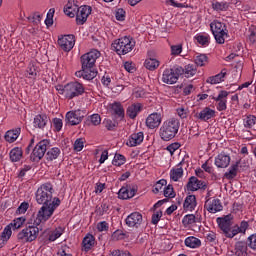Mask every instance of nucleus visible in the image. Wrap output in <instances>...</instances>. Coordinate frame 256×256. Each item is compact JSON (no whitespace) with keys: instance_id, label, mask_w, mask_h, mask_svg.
Instances as JSON below:
<instances>
[{"instance_id":"f257e3e1","label":"nucleus","mask_w":256,"mask_h":256,"mask_svg":"<svg viewBox=\"0 0 256 256\" xmlns=\"http://www.w3.org/2000/svg\"><path fill=\"white\" fill-rule=\"evenodd\" d=\"M35 199L36 203L42 207L37 212L34 225L47 223V220L53 217L57 207L61 205L59 197L53 198V184L51 182L42 184L35 193Z\"/></svg>"},{"instance_id":"dca6fc26","label":"nucleus","mask_w":256,"mask_h":256,"mask_svg":"<svg viewBox=\"0 0 256 256\" xmlns=\"http://www.w3.org/2000/svg\"><path fill=\"white\" fill-rule=\"evenodd\" d=\"M227 97H229V92L226 90H221L217 97H212L214 101L218 102L217 111H227Z\"/></svg>"},{"instance_id":"de8ad7c7","label":"nucleus","mask_w":256,"mask_h":256,"mask_svg":"<svg viewBox=\"0 0 256 256\" xmlns=\"http://www.w3.org/2000/svg\"><path fill=\"white\" fill-rule=\"evenodd\" d=\"M107 211H109V204H107V202H102L100 206L96 207L95 213L99 217H103Z\"/></svg>"},{"instance_id":"f8f14e48","label":"nucleus","mask_w":256,"mask_h":256,"mask_svg":"<svg viewBox=\"0 0 256 256\" xmlns=\"http://www.w3.org/2000/svg\"><path fill=\"white\" fill-rule=\"evenodd\" d=\"M139 187L135 184H126L118 192V199H133L134 195H137Z\"/></svg>"},{"instance_id":"c9c22d12","label":"nucleus","mask_w":256,"mask_h":256,"mask_svg":"<svg viewBox=\"0 0 256 256\" xmlns=\"http://www.w3.org/2000/svg\"><path fill=\"white\" fill-rule=\"evenodd\" d=\"M194 223H201L199 220V215L187 214L182 219V224L184 227H191Z\"/></svg>"},{"instance_id":"4c0bfd02","label":"nucleus","mask_w":256,"mask_h":256,"mask_svg":"<svg viewBox=\"0 0 256 256\" xmlns=\"http://www.w3.org/2000/svg\"><path fill=\"white\" fill-rule=\"evenodd\" d=\"M186 247L190 249H197L201 247V240L195 236H189L184 241Z\"/></svg>"},{"instance_id":"6e6d98bb","label":"nucleus","mask_w":256,"mask_h":256,"mask_svg":"<svg viewBox=\"0 0 256 256\" xmlns=\"http://www.w3.org/2000/svg\"><path fill=\"white\" fill-rule=\"evenodd\" d=\"M170 49H171V55H173L174 57H177V55H181V53H183L182 44L172 45Z\"/></svg>"},{"instance_id":"603ef678","label":"nucleus","mask_w":256,"mask_h":256,"mask_svg":"<svg viewBox=\"0 0 256 256\" xmlns=\"http://www.w3.org/2000/svg\"><path fill=\"white\" fill-rule=\"evenodd\" d=\"M239 233H241V230H239V226H234V228L228 230L226 232V234H224V236L227 238V239H233V237H235L236 235H239Z\"/></svg>"},{"instance_id":"473e14b6","label":"nucleus","mask_w":256,"mask_h":256,"mask_svg":"<svg viewBox=\"0 0 256 256\" xmlns=\"http://www.w3.org/2000/svg\"><path fill=\"white\" fill-rule=\"evenodd\" d=\"M11 163H18L23 158V148L14 147L9 153Z\"/></svg>"},{"instance_id":"cd10ccee","label":"nucleus","mask_w":256,"mask_h":256,"mask_svg":"<svg viewBox=\"0 0 256 256\" xmlns=\"http://www.w3.org/2000/svg\"><path fill=\"white\" fill-rule=\"evenodd\" d=\"M227 75V69L224 68L221 70L220 73L216 74L215 76H210L206 80V83H210V85H217V83H223L225 81V76Z\"/></svg>"},{"instance_id":"5701e85b","label":"nucleus","mask_w":256,"mask_h":256,"mask_svg":"<svg viewBox=\"0 0 256 256\" xmlns=\"http://www.w3.org/2000/svg\"><path fill=\"white\" fill-rule=\"evenodd\" d=\"M195 117L200 121L207 122L209 119H213V117H215V110L211 109L210 107H205L199 113H196Z\"/></svg>"},{"instance_id":"bb28decb","label":"nucleus","mask_w":256,"mask_h":256,"mask_svg":"<svg viewBox=\"0 0 256 256\" xmlns=\"http://www.w3.org/2000/svg\"><path fill=\"white\" fill-rule=\"evenodd\" d=\"M49 122V118L46 114H38L34 117L33 125L36 129H45L47 127V123Z\"/></svg>"},{"instance_id":"5fc2aeb1","label":"nucleus","mask_w":256,"mask_h":256,"mask_svg":"<svg viewBox=\"0 0 256 256\" xmlns=\"http://www.w3.org/2000/svg\"><path fill=\"white\" fill-rule=\"evenodd\" d=\"M167 186V181L165 180V179H161V180H159L156 184H155V186H154V188H153V193L155 194V195H157V193H159V191H161V189H163V187H166Z\"/></svg>"},{"instance_id":"1a4fd4ad","label":"nucleus","mask_w":256,"mask_h":256,"mask_svg":"<svg viewBox=\"0 0 256 256\" xmlns=\"http://www.w3.org/2000/svg\"><path fill=\"white\" fill-rule=\"evenodd\" d=\"M83 119H85V111L81 109L68 111L65 116V121L72 126L79 125Z\"/></svg>"},{"instance_id":"c756f323","label":"nucleus","mask_w":256,"mask_h":256,"mask_svg":"<svg viewBox=\"0 0 256 256\" xmlns=\"http://www.w3.org/2000/svg\"><path fill=\"white\" fill-rule=\"evenodd\" d=\"M19 135H21V128L8 130L4 135V139L7 143H15L19 139Z\"/></svg>"},{"instance_id":"2f4dec72","label":"nucleus","mask_w":256,"mask_h":256,"mask_svg":"<svg viewBox=\"0 0 256 256\" xmlns=\"http://www.w3.org/2000/svg\"><path fill=\"white\" fill-rule=\"evenodd\" d=\"M26 73H28V79H37V75L39 74V66L37 65V62L30 61Z\"/></svg>"},{"instance_id":"4468645a","label":"nucleus","mask_w":256,"mask_h":256,"mask_svg":"<svg viewBox=\"0 0 256 256\" xmlns=\"http://www.w3.org/2000/svg\"><path fill=\"white\" fill-rule=\"evenodd\" d=\"M216 223L218 224L220 231L226 235L228 231H231V227H233V216L228 214L223 217H218Z\"/></svg>"},{"instance_id":"7ed1b4c3","label":"nucleus","mask_w":256,"mask_h":256,"mask_svg":"<svg viewBox=\"0 0 256 256\" xmlns=\"http://www.w3.org/2000/svg\"><path fill=\"white\" fill-rule=\"evenodd\" d=\"M181 122L177 118H170L164 121L159 129V137L162 141H171L177 137Z\"/></svg>"},{"instance_id":"864d4df0","label":"nucleus","mask_w":256,"mask_h":256,"mask_svg":"<svg viewBox=\"0 0 256 256\" xmlns=\"http://www.w3.org/2000/svg\"><path fill=\"white\" fill-rule=\"evenodd\" d=\"M125 233L123 232V230H116L113 232L111 239L112 241H123V239H125Z\"/></svg>"},{"instance_id":"6ab92c4d","label":"nucleus","mask_w":256,"mask_h":256,"mask_svg":"<svg viewBox=\"0 0 256 256\" xmlns=\"http://www.w3.org/2000/svg\"><path fill=\"white\" fill-rule=\"evenodd\" d=\"M184 165L186 167H189V163L185 161V159H182V161L177 165V168H173L170 170V179L172 181H179L181 177H183V167Z\"/></svg>"},{"instance_id":"c03bdc74","label":"nucleus","mask_w":256,"mask_h":256,"mask_svg":"<svg viewBox=\"0 0 256 256\" xmlns=\"http://www.w3.org/2000/svg\"><path fill=\"white\" fill-rule=\"evenodd\" d=\"M63 231H64L63 227L56 228L54 231H52L49 234L48 241L50 243H53V241H57V239H59V237H61V235H63Z\"/></svg>"},{"instance_id":"49530a36","label":"nucleus","mask_w":256,"mask_h":256,"mask_svg":"<svg viewBox=\"0 0 256 256\" xmlns=\"http://www.w3.org/2000/svg\"><path fill=\"white\" fill-rule=\"evenodd\" d=\"M102 125H104L107 131H115L119 124L111 119L105 118L102 122Z\"/></svg>"},{"instance_id":"0eeeda50","label":"nucleus","mask_w":256,"mask_h":256,"mask_svg":"<svg viewBox=\"0 0 256 256\" xmlns=\"http://www.w3.org/2000/svg\"><path fill=\"white\" fill-rule=\"evenodd\" d=\"M210 30L212 31L216 43L223 45L225 43V35L227 36L225 23L214 20L210 23Z\"/></svg>"},{"instance_id":"f704fd0d","label":"nucleus","mask_w":256,"mask_h":256,"mask_svg":"<svg viewBox=\"0 0 256 256\" xmlns=\"http://www.w3.org/2000/svg\"><path fill=\"white\" fill-rule=\"evenodd\" d=\"M82 245L84 247V251H91V249H93L95 246V236H93L91 233L86 234V236L83 238Z\"/></svg>"},{"instance_id":"f03ea898","label":"nucleus","mask_w":256,"mask_h":256,"mask_svg":"<svg viewBox=\"0 0 256 256\" xmlns=\"http://www.w3.org/2000/svg\"><path fill=\"white\" fill-rule=\"evenodd\" d=\"M99 57H101V52L97 49H93L90 52L83 54L80 57L82 69L75 73L76 77H82L86 81H93L98 74L97 69L93 67H95V63H97Z\"/></svg>"},{"instance_id":"13d9d810","label":"nucleus","mask_w":256,"mask_h":256,"mask_svg":"<svg viewBox=\"0 0 256 256\" xmlns=\"http://www.w3.org/2000/svg\"><path fill=\"white\" fill-rule=\"evenodd\" d=\"M145 95H147V92L141 87H137L133 90V96L135 99H143Z\"/></svg>"},{"instance_id":"69168bd1","label":"nucleus","mask_w":256,"mask_h":256,"mask_svg":"<svg viewBox=\"0 0 256 256\" xmlns=\"http://www.w3.org/2000/svg\"><path fill=\"white\" fill-rule=\"evenodd\" d=\"M109 256H133L128 250L116 249L111 251Z\"/></svg>"},{"instance_id":"412c9836","label":"nucleus","mask_w":256,"mask_h":256,"mask_svg":"<svg viewBox=\"0 0 256 256\" xmlns=\"http://www.w3.org/2000/svg\"><path fill=\"white\" fill-rule=\"evenodd\" d=\"M204 207L209 213H219V211H223V204H221L219 198L213 199L212 201L207 200Z\"/></svg>"},{"instance_id":"ddd939ff","label":"nucleus","mask_w":256,"mask_h":256,"mask_svg":"<svg viewBox=\"0 0 256 256\" xmlns=\"http://www.w3.org/2000/svg\"><path fill=\"white\" fill-rule=\"evenodd\" d=\"M92 11L93 8H91L89 5H84L78 8V12L76 14V25H85Z\"/></svg>"},{"instance_id":"4d7b16f0","label":"nucleus","mask_w":256,"mask_h":256,"mask_svg":"<svg viewBox=\"0 0 256 256\" xmlns=\"http://www.w3.org/2000/svg\"><path fill=\"white\" fill-rule=\"evenodd\" d=\"M256 123V117L253 115H250L246 118V120L244 121V127L246 129H252L253 125H255Z\"/></svg>"},{"instance_id":"3c124183","label":"nucleus","mask_w":256,"mask_h":256,"mask_svg":"<svg viewBox=\"0 0 256 256\" xmlns=\"http://www.w3.org/2000/svg\"><path fill=\"white\" fill-rule=\"evenodd\" d=\"M195 39L199 45L202 47H207L209 45V35H197Z\"/></svg>"},{"instance_id":"c85d7f7f","label":"nucleus","mask_w":256,"mask_h":256,"mask_svg":"<svg viewBox=\"0 0 256 256\" xmlns=\"http://www.w3.org/2000/svg\"><path fill=\"white\" fill-rule=\"evenodd\" d=\"M11 235H13V231L11 230V225H7L0 235V249H3V247L7 245V241L11 239Z\"/></svg>"},{"instance_id":"052dcab7","label":"nucleus","mask_w":256,"mask_h":256,"mask_svg":"<svg viewBox=\"0 0 256 256\" xmlns=\"http://www.w3.org/2000/svg\"><path fill=\"white\" fill-rule=\"evenodd\" d=\"M54 131L59 133L63 129V120L61 118H53L52 120Z\"/></svg>"},{"instance_id":"8fccbe9b","label":"nucleus","mask_w":256,"mask_h":256,"mask_svg":"<svg viewBox=\"0 0 256 256\" xmlns=\"http://www.w3.org/2000/svg\"><path fill=\"white\" fill-rule=\"evenodd\" d=\"M25 217H19L13 220L12 223H10V227H13V229H21L23 225L25 224Z\"/></svg>"},{"instance_id":"2eb2a0df","label":"nucleus","mask_w":256,"mask_h":256,"mask_svg":"<svg viewBox=\"0 0 256 256\" xmlns=\"http://www.w3.org/2000/svg\"><path fill=\"white\" fill-rule=\"evenodd\" d=\"M125 223L127 227H134L135 229H139V227H141V223H143V215L139 212H132L125 219Z\"/></svg>"},{"instance_id":"4be33fe9","label":"nucleus","mask_w":256,"mask_h":256,"mask_svg":"<svg viewBox=\"0 0 256 256\" xmlns=\"http://www.w3.org/2000/svg\"><path fill=\"white\" fill-rule=\"evenodd\" d=\"M145 139L143 132L133 133L129 136L126 145L127 147H137Z\"/></svg>"},{"instance_id":"9b49d317","label":"nucleus","mask_w":256,"mask_h":256,"mask_svg":"<svg viewBox=\"0 0 256 256\" xmlns=\"http://www.w3.org/2000/svg\"><path fill=\"white\" fill-rule=\"evenodd\" d=\"M199 189L205 191L207 189V182L199 180L196 176H191L185 185V190L194 193V191H199Z\"/></svg>"},{"instance_id":"09e8293b","label":"nucleus","mask_w":256,"mask_h":256,"mask_svg":"<svg viewBox=\"0 0 256 256\" xmlns=\"http://www.w3.org/2000/svg\"><path fill=\"white\" fill-rule=\"evenodd\" d=\"M177 193H175V189L173 185L169 184L164 188V197H168L169 199H175Z\"/></svg>"},{"instance_id":"e433bc0d","label":"nucleus","mask_w":256,"mask_h":256,"mask_svg":"<svg viewBox=\"0 0 256 256\" xmlns=\"http://www.w3.org/2000/svg\"><path fill=\"white\" fill-rule=\"evenodd\" d=\"M239 161H237L235 164H232L227 172L224 173L225 179H228V181H231V179H235L237 177V173L239 171Z\"/></svg>"},{"instance_id":"aec40b11","label":"nucleus","mask_w":256,"mask_h":256,"mask_svg":"<svg viewBox=\"0 0 256 256\" xmlns=\"http://www.w3.org/2000/svg\"><path fill=\"white\" fill-rule=\"evenodd\" d=\"M110 111L117 119H120L121 121L125 119V108H123V104H121V102H113L110 104Z\"/></svg>"},{"instance_id":"7c9ffc66","label":"nucleus","mask_w":256,"mask_h":256,"mask_svg":"<svg viewBox=\"0 0 256 256\" xmlns=\"http://www.w3.org/2000/svg\"><path fill=\"white\" fill-rule=\"evenodd\" d=\"M247 251H249V244L245 241H238L235 243V255L237 256H247Z\"/></svg>"},{"instance_id":"58836bf2","label":"nucleus","mask_w":256,"mask_h":256,"mask_svg":"<svg viewBox=\"0 0 256 256\" xmlns=\"http://www.w3.org/2000/svg\"><path fill=\"white\" fill-rule=\"evenodd\" d=\"M61 155V149L59 147H53L46 152L45 159L46 161H55Z\"/></svg>"},{"instance_id":"393cba45","label":"nucleus","mask_w":256,"mask_h":256,"mask_svg":"<svg viewBox=\"0 0 256 256\" xmlns=\"http://www.w3.org/2000/svg\"><path fill=\"white\" fill-rule=\"evenodd\" d=\"M162 81L166 83V85H175L179 80L171 68H166L162 74Z\"/></svg>"},{"instance_id":"39448f33","label":"nucleus","mask_w":256,"mask_h":256,"mask_svg":"<svg viewBox=\"0 0 256 256\" xmlns=\"http://www.w3.org/2000/svg\"><path fill=\"white\" fill-rule=\"evenodd\" d=\"M39 231H43V224H35V219L33 225H29L17 234V239L20 243H33L37 237H39Z\"/></svg>"},{"instance_id":"6e6552de","label":"nucleus","mask_w":256,"mask_h":256,"mask_svg":"<svg viewBox=\"0 0 256 256\" xmlns=\"http://www.w3.org/2000/svg\"><path fill=\"white\" fill-rule=\"evenodd\" d=\"M85 93V87L82 83L74 81L66 84V99H75Z\"/></svg>"},{"instance_id":"774afa93","label":"nucleus","mask_w":256,"mask_h":256,"mask_svg":"<svg viewBox=\"0 0 256 256\" xmlns=\"http://www.w3.org/2000/svg\"><path fill=\"white\" fill-rule=\"evenodd\" d=\"M180 147L181 144L179 142H174L166 147V151H169L170 155H173Z\"/></svg>"},{"instance_id":"bf43d9fd","label":"nucleus","mask_w":256,"mask_h":256,"mask_svg":"<svg viewBox=\"0 0 256 256\" xmlns=\"http://www.w3.org/2000/svg\"><path fill=\"white\" fill-rule=\"evenodd\" d=\"M127 12L123 8H117L115 11L116 21H125Z\"/></svg>"},{"instance_id":"423d86ee","label":"nucleus","mask_w":256,"mask_h":256,"mask_svg":"<svg viewBox=\"0 0 256 256\" xmlns=\"http://www.w3.org/2000/svg\"><path fill=\"white\" fill-rule=\"evenodd\" d=\"M49 147H51V140L49 139H43L38 142L32 150L30 161H32V163H39V161L45 157V153H47V149H49Z\"/></svg>"},{"instance_id":"a18cd8bd","label":"nucleus","mask_w":256,"mask_h":256,"mask_svg":"<svg viewBox=\"0 0 256 256\" xmlns=\"http://www.w3.org/2000/svg\"><path fill=\"white\" fill-rule=\"evenodd\" d=\"M197 74V66L193 64H188L184 67V75L189 79V77H193Z\"/></svg>"},{"instance_id":"f3484780","label":"nucleus","mask_w":256,"mask_h":256,"mask_svg":"<svg viewBox=\"0 0 256 256\" xmlns=\"http://www.w3.org/2000/svg\"><path fill=\"white\" fill-rule=\"evenodd\" d=\"M231 164V156L227 155L225 152H221L215 157L214 165L218 169H227Z\"/></svg>"},{"instance_id":"37998d69","label":"nucleus","mask_w":256,"mask_h":256,"mask_svg":"<svg viewBox=\"0 0 256 256\" xmlns=\"http://www.w3.org/2000/svg\"><path fill=\"white\" fill-rule=\"evenodd\" d=\"M125 163H127V158H125V156L119 153H116L114 155L112 165H114L115 167H121V165H125Z\"/></svg>"},{"instance_id":"a211bd4d","label":"nucleus","mask_w":256,"mask_h":256,"mask_svg":"<svg viewBox=\"0 0 256 256\" xmlns=\"http://www.w3.org/2000/svg\"><path fill=\"white\" fill-rule=\"evenodd\" d=\"M161 121H163L161 113L154 112L146 118V127L148 129H157L161 125Z\"/></svg>"},{"instance_id":"e2e57ef3","label":"nucleus","mask_w":256,"mask_h":256,"mask_svg":"<svg viewBox=\"0 0 256 256\" xmlns=\"http://www.w3.org/2000/svg\"><path fill=\"white\" fill-rule=\"evenodd\" d=\"M88 121H90V123H92L95 127H97V125H101V115L92 114L91 116L88 117Z\"/></svg>"},{"instance_id":"a19ab883","label":"nucleus","mask_w":256,"mask_h":256,"mask_svg":"<svg viewBox=\"0 0 256 256\" xmlns=\"http://www.w3.org/2000/svg\"><path fill=\"white\" fill-rule=\"evenodd\" d=\"M212 9L214 11H227L229 9V3L227 2H219L217 0L212 1Z\"/></svg>"},{"instance_id":"9d476101","label":"nucleus","mask_w":256,"mask_h":256,"mask_svg":"<svg viewBox=\"0 0 256 256\" xmlns=\"http://www.w3.org/2000/svg\"><path fill=\"white\" fill-rule=\"evenodd\" d=\"M58 45L62 51L69 53L75 47V35L66 34L58 37Z\"/></svg>"},{"instance_id":"0e129e2a","label":"nucleus","mask_w":256,"mask_h":256,"mask_svg":"<svg viewBox=\"0 0 256 256\" xmlns=\"http://www.w3.org/2000/svg\"><path fill=\"white\" fill-rule=\"evenodd\" d=\"M175 77L179 80V77H181V75H185V70L183 67L179 66V65H176V66H173V68H170Z\"/></svg>"},{"instance_id":"72a5a7b5","label":"nucleus","mask_w":256,"mask_h":256,"mask_svg":"<svg viewBox=\"0 0 256 256\" xmlns=\"http://www.w3.org/2000/svg\"><path fill=\"white\" fill-rule=\"evenodd\" d=\"M64 13L65 15H67V17H70L73 19V17L77 16V13H79V6H77V4L68 2L64 6Z\"/></svg>"},{"instance_id":"338daca9","label":"nucleus","mask_w":256,"mask_h":256,"mask_svg":"<svg viewBox=\"0 0 256 256\" xmlns=\"http://www.w3.org/2000/svg\"><path fill=\"white\" fill-rule=\"evenodd\" d=\"M85 145L84 138H78L74 142V151H83V147Z\"/></svg>"},{"instance_id":"b1692460","label":"nucleus","mask_w":256,"mask_h":256,"mask_svg":"<svg viewBox=\"0 0 256 256\" xmlns=\"http://www.w3.org/2000/svg\"><path fill=\"white\" fill-rule=\"evenodd\" d=\"M143 111V104L141 103H134L128 106L126 110V115L129 119H136L137 115Z\"/></svg>"},{"instance_id":"ea45409f","label":"nucleus","mask_w":256,"mask_h":256,"mask_svg":"<svg viewBox=\"0 0 256 256\" xmlns=\"http://www.w3.org/2000/svg\"><path fill=\"white\" fill-rule=\"evenodd\" d=\"M160 65L159 60L155 58H147L144 62V67L148 69V71H155Z\"/></svg>"},{"instance_id":"20e7f679","label":"nucleus","mask_w":256,"mask_h":256,"mask_svg":"<svg viewBox=\"0 0 256 256\" xmlns=\"http://www.w3.org/2000/svg\"><path fill=\"white\" fill-rule=\"evenodd\" d=\"M135 39L131 36H124L116 39L112 42V51H115L117 55H127L135 49Z\"/></svg>"},{"instance_id":"680f3d73","label":"nucleus","mask_w":256,"mask_h":256,"mask_svg":"<svg viewBox=\"0 0 256 256\" xmlns=\"http://www.w3.org/2000/svg\"><path fill=\"white\" fill-rule=\"evenodd\" d=\"M248 247L252 249V251H256V233L250 235L247 238Z\"/></svg>"},{"instance_id":"a878e982","label":"nucleus","mask_w":256,"mask_h":256,"mask_svg":"<svg viewBox=\"0 0 256 256\" xmlns=\"http://www.w3.org/2000/svg\"><path fill=\"white\" fill-rule=\"evenodd\" d=\"M195 207H197V197L193 194L186 196L183 203L184 211H195Z\"/></svg>"},{"instance_id":"79ce46f5","label":"nucleus","mask_w":256,"mask_h":256,"mask_svg":"<svg viewBox=\"0 0 256 256\" xmlns=\"http://www.w3.org/2000/svg\"><path fill=\"white\" fill-rule=\"evenodd\" d=\"M194 63L197 67H205L209 63V57L206 54H199L195 57Z\"/></svg>"}]
</instances>
